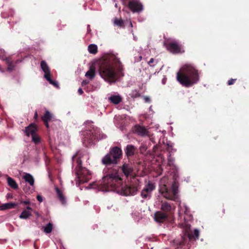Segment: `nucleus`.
<instances>
[{"instance_id":"obj_1","label":"nucleus","mask_w":249,"mask_h":249,"mask_svg":"<svg viewBox=\"0 0 249 249\" xmlns=\"http://www.w3.org/2000/svg\"><path fill=\"white\" fill-rule=\"evenodd\" d=\"M99 72L106 81L114 83L122 73L123 65L120 60L114 54L105 56L99 62Z\"/></svg>"},{"instance_id":"obj_2","label":"nucleus","mask_w":249,"mask_h":249,"mask_svg":"<svg viewBox=\"0 0 249 249\" xmlns=\"http://www.w3.org/2000/svg\"><path fill=\"white\" fill-rule=\"evenodd\" d=\"M177 80L184 87H192L199 80L198 71L193 65L185 64L177 72Z\"/></svg>"},{"instance_id":"obj_3","label":"nucleus","mask_w":249,"mask_h":249,"mask_svg":"<svg viewBox=\"0 0 249 249\" xmlns=\"http://www.w3.org/2000/svg\"><path fill=\"white\" fill-rule=\"evenodd\" d=\"M103 191H116L123 185V180L118 171L113 169L103 178Z\"/></svg>"},{"instance_id":"obj_4","label":"nucleus","mask_w":249,"mask_h":249,"mask_svg":"<svg viewBox=\"0 0 249 249\" xmlns=\"http://www.w3.org/2000/svg\"><path fill=\"white\" fill-rule=\"evenodd\" d=\"M84 155V153L79 151L73 155L72 158L73 166H75L76 177L80 181L83 182L87 181L89 176L88 170L82 166L81 159Z\"/></svg>"},{"instance_id":"obj_5","label":"nucleus","mask_w":249,"mask_h":249,"mask_svg":"<svg viewBox=\"0 0 249 249\" xmlns=\"http://www.w3.org/2000/svg\"><path fill=\"white\" fill-rule=\"evenodd\" d=\"M122 150L118 146L110 148L109 153L106 155L102 160V162L106 166L117 164L122 158Z\"/></svg>"},{"instance_id":"obj_6","label":"nucleus","mask_w":249,"mask_h":249,"mask_svg":"<svg viewBox=\"0 0 249 249\" xmlns=\"http://www.w3.org/2000/svg\"><path fill=\"white\" fill-rule=\"evenodd\" d=\"M178 182L174 181L171 188H168L166 185H164L160 189L161 193L166 198L176 201L178 196Z\"/></svg>"},{"instance_id":"obj_7","label":"nucleus","mask_w":249,"mask_h":249,"mask_svg":"<svg viewBox=\"0 0 249 249\" xmlns=\"http://www.w3.org/2000/svg\"><path fill=\"white\" fill-rule=\"evenodd\" d=\"M138 191V187L135 185H125L121 186L120 190L117 192L124 196H134Z\"/></svg>"},{"instance_id":"obj_8","label":"nucleus","mask_w":249,"mask_h":249,"mask_svg":"<svg viewBox=\"0 0 249 249\" xmlns=\"http://www.w3.org/2000/svg\"><path fill=\"white\" fill-rule=\"evenodd\" d=\"M155 188L156 186L154 183L148 182L141 192L142 197L145 199H149L151 197L152 192L155 189Z\"/></svg>"},{"instance_id":"obj_9","label":"nucleus","mask_w":249,"mask_h":249,"mask_svg":"<svg viewBox=\"0 0 249 249\" xmlns=\"http://www.w3.org/2000/svg\"><path fill=\"white\" fill-rule=\"evenodd\" d=\"M164 46L167 50L173 53H177L181 52V45L177 41L166 42Z\"/></svg>"},{"instance_id":"obj_10","label":"nucleus","mask_w":249,"mask_h":249,"mask_svg":"<svg viewBox=\"0 0 249 249\" xmlns=\"http://www.w3.org/2000/svg\"><path fill=\"white\" fill-rule=\"evenodd\" d=\"M175 209V207L173 204L166 201H161L160 211L164 213H167L169 215L174 213Z\"/></svg>"},{"instance_id":"obj_11","label":"nucleus","mask_w":249,"mask_h":249,"mask_svg":"<svg viewBox=\"0 0 249 249\" xmlns=\"http://www.w3.org/2000/svg\"><path fill=\"white\" fill-rule=\"evenodd\" d=\"M127 6L133 13H139L143 10V5L139 0L129 1Z\"/></svg>"},{"instance_id":"obj_12","label":"nucleus","mask_w":249,"mask_h":249,"mask_svg":"<svg viewBox=\"0 0 249 249\" xmlns=\"http://www.w3.org/2000/svg\"><path fill=\"white\" fill-rule=\"evenodd\" d=\"M169 216L167 213L160 211H157L154 214V220L158 223H163L167 221Z\"/></svg>"},{"instance_id":"obj_13","label":"nucleus","mask_w":249,"mask_h":249,"mask_svg":"<svg viewBox=\"0 0 249 249\" xmlns=\"http://www.w3.org/2000/svg\"><path fill=\"white\" fill-rule=\"evenodd\" d=\"M38 131L37 127L34 123L30 124L28 126L25 127L24 132L27 136L29 137L30 135L36 134Z\"/></svg>"},{"instance_id":"obj_14","label":"nucleus","mask_w":249,"mask_h":249,"mask_svg":"<svg viewBox=\"0 0 249 249\" xmlns=\"http://www.w3.org/2000/svg\"><path fill=\"white\" fill-rule=\"evenodd\" d=\"M133 131L141 136H145L148 133V131L143 126L138 124L134 126Z\"/></svg>"},{"instance_id":"obj_15","label":"nucleus","mask_w":249,"mask_h":249,"mask_svg":"<svg viewBox=\"0 0 249 249\" xmlns=\"http://www.w3.org/2000/svg\"><path fill=\"white\" fill-rule=\"evenodd\" d=\"M124 151L127 157L129 158L135 154L137 151V148L132 144H128Z\"/></svg>"},{"instance_id":"obj_16","label":"nucleus","mask_w":249,"mask_h":249,"mask_svg":"<svg viewBox=\"0 0 249 249\" xmlns=\"http://www.w3.org/2000/svg\"><path fill=\"white\" fill-rule=\"evenodd\" d=\"M121 169L122 171L126 177L131 176L133 171L132 167L130 165L126 163L123 165L121 167Z\"/></svg>"},{"instance_id":"obj_17","label":"nucleus","mask_w":249,"mask_h":249,"mask_svg":"<svg viewBox=\"0 0 249 249\" xmlns=\"http://www.w3.org/2000/svg\"><path fill=\"white\" fill-rule=\"evenodd\" d=\"M90 133H91L92 136L91 137V140H95L98 139H105L106 138V135L103 133H101L99 130L95 129L93 131H89Z\"/></svg>"},{"instance_id":"obj_18","label":"nucleus","mask_w":249,"mask_h":249,"mask_svg":"<svg viewBox=\"0 0 249 249\" xmlns=\"http://www.w3.org/2000/svg\"><path fill=\"white\" fill-rule=\"evenodd\" d=\"M189 230H190V226L187 228L186 231V232L188 234V237L190 240L193 239L196 240V239L198 238L199 231L198 230L195 229L193 233L192 232H189Z\"/></svg>"},{"instance_id":"obj_19","label":"nucleus","mask_w":249,"mask_h":249,"mask_svg":"<svg viewBox=\"0 0 249 249\" xmlns=\"http://www.w3.org/2000/svg\"><path fill=\"white\" fill-rule=\"evenodd\" d=\"M56 196L59 201L62 204H65L66 203V198L64 196L62 191L58 187L55 186L54 188Z\"/></svg>"},{"instance_id":"obj_20","label":"nucleus","mask_w":249,"mask_h":249,"mask_svg":"<svg viewBox=\"0 0 249 249\" xmlns=\"http://www.w3.org/2000/svg\"><path fill=\"white\" fill-rule=\"evenodd\" d=\"M95 68L93 65L90 66L89 71L86 73L85 76L89 79L92 80L95 76Z\"/></svg>"},{"instance_id":"obj_21","label":"nucleus","mask_w":249,"mask_h":249,"mask_svg":"<svg viewBox=\"0 0 249 249\" xmlns=\"http://www.w3.org/2000/svg\"><path fill=\"white\" fill-rule=\"evenodd\" d=\"M23 178L26 182H28L31 186H33L35 183V179L29 173H25Z\"/></svg>"},{"instance_id":"obj_22","label":"nucleus","mask_w":249,"mask_h":249,"mask_svg":"<svg viewBox=\"0 0 249 249\" xmlns=\"http://www.w3.org/2000/svg\"><path fill=\"white\" fill-rule=\"evenodd\" d=\"M108 99L111 103H112L115 105L119 104L122 101V98L119 95H112L109 97Z\"/></svg>"},{"instance_id":"obj_23","label":"nucleus","mask_w":249,"mask_h":249,"mask_svg":"<svg viewBox=\"0 0 249 249\" xmlns=\"http://www.w3.org/2000/svg\"><path fill=\"white\" fill-rule=\"evenodd\" d=\"M17 205V203L12 202L3 204L0 206V210L4 211L8 209L14 208Z\"/></svg>"},{"instance_id":"obj_24","label":"nucleus","mask_w":249,"mask_h":249,"mask_svg":"<svg viewBox=\"0 0 249 249\" xmlns=\"http://www.w3.org/2000/svg\"><path fill=\"white\" fill-rule=\"evenodd\" d=\"M6 64L7 65V70L8 71H12L15 68V65L13 64L10 57H6L5 59Z\"/></svg>"},{"instance_id":"obj_25","label":"nucleus","mask_w":249,"mask_h":249,"mask_svg":"<svg viewBox=\"0 0 249 249\" xmlns=\"http://www.w3.org/2000/svg\"><path fill=\"white\" fill-rule=\"evenodd\" d=\"M7 183L9 186L14 189H17L18 188V185L15 180L11 177H8Z\"/></svg>"},{"instance_id":"obj_26","label":"nucleus","mask_w":249,"mask_h":249,"mask_svg":"<svg viewBox=\"0 0 249 249\" xmlns=\"http://www.w3.org/2000/svg\"><path fill=\"white\" fill-rule=\"evenodd\" d=\"M88 51L90 53L95 54L98 52V48L95 44H90L88 46Z\"/></svg>"},{"instance_id":"obj_27","label":"nucleus","mask_w":249,"mask_h":249,"mask_svg":"<svg viewBox=\"0 0 249 249\" xmlns=\"http://www.w3.org/2000/svg\"><path fill=\"white\" fill-rule=\"evenodd\" d=\"M53 118V115L48 110L45 111L43 116L42 117L43 121L50 122Z\"/></svg>"},{"instance_id":"obj_28","label":"nucleus","mask_w":249,"mask_h":249,"mask_svg":"<svg viewBox=\"0 0 249 249\" xmlns=\"http://www.w3.org/2000/svg\"><path fill=\"white\" fill-rule=\"evenodd\" d=\"M31 215V212H30L29 211H27L26 210H24L19 215V217L20 219H26L28 218Z\"/></svg>"},{"instance_id":"obj_29","label":"nucleus","mask_w":249,"mask_h":249,"mask_svg":"<svg viewBox=\"0 0 249 249\" xmlns=\"http://www.w3.org/2000/svg\"><path fill=\"white\" fill-rule=\"evenodd\" d=\"M41 68L44 73L50 71V68L45 61L42 60L40 63Z\"/></svg>"},{"instance_id":"obj_30","label":"nucleus","mask_w":249,"mask_h":249,"mask_svg":"<svg viewBox=\"0 0 249 249\" xmlns=\"http://www.w3.org/2000/svg\"><path fill=\"white\" fill-rule=\"evenodd\" d=\"M41 139L39 135L36 133L32 136V141L36 144H38L40 142Z\"/></svg>"},{"instance_id":"obj_31","label":"nucleus","mask_w":249,"mask_h":249,"mask_svg":"<svg viewBox=\"0 0 249 249\" xmlns=\"http://www.w3.org/2000/svg\"><path fill=\"white\" fill-rule=\"evenodd\" d=\"M53 224L51 223H49L44 227V231L46 233H51L53 230Z\"/></svg>"},{"instance_id":"obj_32","label":"nucleus","mask_w":249,"mask_h":249,"mask_svg":"<svg viewBox=\"0 0 249 249\" xmlns=\"http://www.w3.org/2000/svg\"><path fill=\"white\" fill-rule=\"evenodd\" d=\"M114 23L118 27H121L124 26V21L122 19H118L116 18L114 19Z\"/></svg>"},{"instance_id":"obj_33","label":"nucleus","mask_w":249,"mask_h":249,"mask_svg":"<svg viewBox=\"0 0 249 249\" xmlns=\"http://www.w3.org/2000/svg\"><path fill=\"white\" fill-rule=\"evenodd\" d=\"M44 77L46 79V80L49 83H52V79L51 78V72H50V71H49V72H47L46 73H44Z\"/></svg>"},{"instance_id":"obj_34","label":"nucleus","mask_w":249,"mask_h":249,"mask_svg":"<svg viewBox=\"0 0 249 249\" xmlns=\"http://www.w3.org/2000/svg\"><path fill=\"white\" fill-rule=\"evenodd\" d=\"M147 149V146L144 143H142L140 147V152L142 154L144 153Z\"/></svg>"},{"instance_id":"obj_35","label":"nucleus","mask_w":249,"mask_h":249,"mask_svg":"<svg viewBox=\"0 0 249 249\" xmlns=\"http://www.w3.org/2000/svg\"><path fill=\"white\" fill-rule=\"evenodd\" d=\"M236 80H237V79L231 78V79H230L229 80H228L227 84L229 86L232 85L234 84V83L235 82V81Z\"/></svg>"},{"instance_id":"obj_36","label":"nucleus","mask_w":249,"mask_h":249,"mask_svg":"<svg viewBox=\"0 0 249 249\" xmlns=\"http://www.w3.org/2000/svg\"><path fill=\"white\" fill-rule=\"evenodd\" d=\"M155 61V60L154 58H151L150 60L148 62V65L150 66V67H154L155 66V64H154V62Z\"/></svg>"},{"instance_id":"obj_37","label":"nucleus","mask_w":249,"mask_h":249,"mask_svg":"<svg viewBox=\"0 0 249 249\" xmlns=\"http://www.w3.org/2000/svg\"><path fill=\"white\" fill-rule=\"evenodd\" d=\"M174 161V160L171 157V155H170L168 159V164L169 166H171L173 164V162Z\"/></svg>"},{"instance_id":"obj_38","label":"nucleus","mask_w":249,"mask_h":249,"mask_svg":"<svg viewBox=\"0 0 249 249\" xmlns=\"http://www.w3.org/2000/svg\"><path fill=\"white\" fill-rule=\"evenodd\" d=\"M50 84L53 85L54 87H58V83L57 81H53V79H52V83H49Z\"/></svg>"},{"instance_id":"obj_39","label":"nucleus","mask_w":249,"mask_h":249,"mask_svg":"<svg viewBox=\"0 0 249 249\" xmlns=\"http://www.w3.org/2000/svg\"><path fill=\"white\" fill-rule=\"evenodd\" d=\"M50 84L53 85L54 87H58V83L57 81H53V79H52V83H49Z\"/></svg>"},{"instance_id":"obj_40","label":"nucleus","mask_w":249,"mask_h":249,"mask_svg":"<svg viewBox=\"0 0 249 249\" xmlns=\"http://www.w3.org/2000/svg\"><path fill=\"white\" fill-rule=\"evenodd\" d=\"M20 203L23 204L24 205H29L30 204V201L29 200H27L25 201L21 200Z\"/></svg>"},{"instance_id":"obj_41","label":"nucleus","mask_w":249,"mask_h":249,"mask_svg":"<svg viewBox=\"0 0 249 249\" xmlns=\"http://www.w3.org/2000/svg\"><path fill=\"white\" fill-rule=\"evenodd\" d=\"M36 198L39 202H41L43 201V198H42V196H41L40 195H37L36 196Z\"/></svg>"},{"instance_id":"obj_42","label":"nucleus","mask_w":249,"mask_h":249,"mask_svg":"<svg viewBox=\"0 0 249 249\" xmlns=\"http://www.w3.org/2000/svg\"><path fill=\"white\" fill-rule=\"evenodd\" d=\"M89 83V82L86 80H83L82 82V86H85L88 85Z\"/></svg>"},{"instance_id":"obj_43","label":"nucleus","mask_w":249,"mask_h":249,"mask_svg":"<svg viewBox=\"0 0 249 249\" xmlns=\"http://www.w3.org/2000/svg\"><path fill=\"white\" fill-rule=\"evenodd\" d=\"M78 92L80 95H82L83 93V91L81 88H79L78 89Z\"/></svg>"},{"instance_id":"obj_44","label":"nucleus","mask_w":249,"mask_h":249,"mask_svg":"<svg viewBox=\"0 0 249 249\" xmlns=\"http://www.w3.org/2000/svg\"><path fill=\"white\" fill-rule=\"evenodd\" d=\"M45 126H46L47 128H49V122H47V121H43Z\"/></svg>"},{"instance_id":"obj_45","label":"nucleus","mask_w":249,"mask_h":249,"mask_svg":"<svg viewBox=\"0 0 249 249\" xmlns=\"http://www.w3.org/2000/svg\"><path fill=\"white\" fill-rule=\"evenodd\" d=\"M144 100L146 102H150V99L148 97H145Z\"/></svg>"},{"instance_id":"obj_46","label":"nucleus","mask_w":249,"mask_h":249,"mask_svg":"<svg viewBox=\"0 0 249 249\" xmlns=\"http://www.w3.org/2000/svg\"><path fill=\"white\" fill-rule=\"evenodd\" d=\"M37 117H38V114H37V111H36L35 112V115H34V119H36H36H37Z\"/></svg>"},{"instance_id":"obj_47","label":"nucleus","mask_w":249,"mask_h":249,"mask_svg":"<svg viewBox=\"0 0 249 249\" xmlns=\"http://www.w3.org/2000/svg\"><path fill=\"white\" fill-rule=\"evenodd\" d=\"M26 210H27V211H29V210H30V211H32V208H31V207H30V206H27V207H26Z\"/></svg>"},{"instance_id":"obj_48","label":"nucleus","mask_w":249,"mask_h":249,"mask_svg":"<svg viewBox=\"0 0 249 249\" xmlns=\"http://www.w3.org/2000/svg\"><path fill=\"white\" fill-rule=\"evenodd\" d=\"M142 59V56H139V59L138 60V61H141Z\"/></svg>"},{"instance_id":"obj_49","label":"nucleus","mask_w":249,"mask_h":249,"mask_svg":"<svg viewBox=\"0 0 249 249\" xmlns=\"http://www.w3.org/2000/svg\"><path fill=\"white\" fill-rule=\"evenodd\" d=\"M223 213H225V210H223Z\"/></svg>"},{"instance_id":"obj_50","label":"nucleus","mask_w":249,"mask_h":249,"mask_svg":"<svg viewBox=\"0 0 249 249\" xmlns=\"http://www.w3.org/2000/svg\"><path fill=\"white\" fill-rule=\"evenodd\" d=\"M180 245H184V243H183L182 244H180Z\"/></svg>"}]
</instances>
